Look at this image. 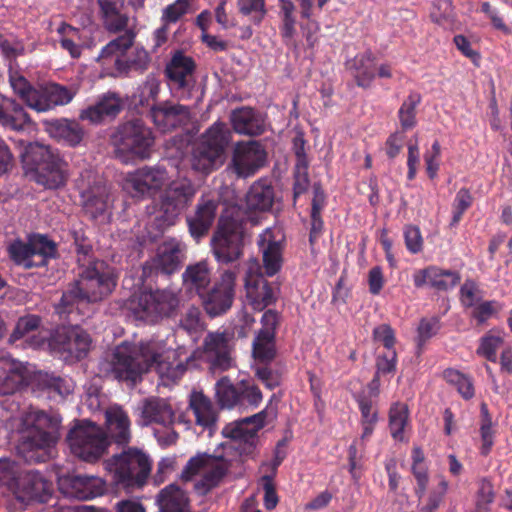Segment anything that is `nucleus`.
<instances>
[{"label": "nucleus", "mask_w": 512, "mask_h": 512, "mask_svg": "<svg viewBox=\"0 0 512 512\" xmlns=\"http://www.w3.org/2000/svg\"><path fill=\"white\" fill-rule=\"evenodd\" d=\"M262 399V393L256 385L244 381L239 383V409L257 408L262 402Z\"/></svg>", "instance_id": "obj_51"}, {"label": "nucleus", "mask_w": 512, "mask_h": 512, "mask_svg": "<svg viewBox=\"0 0 512 512\" xmlns=\"http://www.w3.org/2000/svg\"><path fill=\"white\" fill-rule=\"evenodd\" d=\"M51 134L69 146H76L82 141L84 131L77 121L60 119L51 124Z\"/></svg>", "instance_id": "obj_45"}, {"label": "nucleus", "mask_w": 512, "mask_h": 512, "mask_svg": "<svg viewBox=\"0 0 512 512\" xmlns=\"http://www.w3.org/2000/svg\"><path fill=\"white\" fill-rule=\"evenodd\" d=\"M444 378L448 383L454 385L465 399H470L474 396L473 384L469 377L457 370L448 369L444 371Z\"/></svg>", "instance_id": "obj_56"}, {"label": "nucleus", "mask_w": 512, "mask_h": 512, "mask_svg": "<svg viewBox=\"0 0 512 512\" xmlns=\"http://www.w3.org/2000/svg\"><path fill=\"white\" fill-rule=\"evenodd\" d=\"M430 15L435 23L445 28H451L454 23L452 2L450 0H435Z\"/></svg>", "instance_id": "obj_54"}, {"label": "nucleus", "mask_w": 512, "mask_h": 512, "mask_svg": "<svg viewBox=\"0 0 512 512\" xmlns=\"http://www.w3.org/2000/svg\"><path fill=\"white\" fill-rule=\"evenodd\" d=\"M51 491V483L35 470L22 471L12 489L16 499L22 504L30 501L46 502Z\"/></svg>", "instance_id": "obj_24"}, {"label": "nucleus", "mask_w": 512, "mask_h": 512, "mask_svg": "<svg viewBox=\"0 0 512 512\" xmlns=\"http://www.w3.org/2000/svg\"><path fill=\"white\" fill-rule=\"evenodd\" d=\"M196 63L184 52L175 51L166 65L165 74L172 95L180 100L193 97L196 90Z\"/></svg>", "instance_id": "obj_12"}, {"label": "nucleus", "mask_w": 512, "mask_h": 512, "mask_svg": "<svg viewBox=\"0 0 512 512\" xmlns=\"http://www.w3.org/2000/svg\"><path fill=\"white\" fill-rule=\"evenodd\" d=\"M244 280L246 299L254 310L262 311L276 303L280 293L279 286L266 280L257 259L252 258L247 262Z\"/></svg>", "instance_id": "obj_13"}, {"label": "nucleus", "mask_w": 512, "mask_h": 512, "mask_svg": "<svg viewBox=\"0 0 512 512\" xmlns=\"http://www.w3.org/2000/svg\"><path fill=\"white\" fill-rule=\"evenodd\" d=\"M230 468V461L222 455L199 453L192 457L182 471V478L190 480L194 475L202 478L194 484L199 494H205L218 486Z\"/></svg>", "instance_id": "obj_11"}, {"label": "nucleus", "mask_w": 512, "mask_h": 512, "mask_svg": "<svg viewBox=\"0 0 512 512\" xmlns=\"http://www.w3.org/2000/svg\"><path fill=\"white\" fill-rule=\"evenodd\" d=\"M267 410L264 409L252 416L227 424L222 434L225 438L233 440V448L239 451L241 456H253L257 442L258 431L265 426Z\"/></svg>", "instance_id": "obj_14"}, {"label": "nucleus", "mask_w": 512, "mask_h": 512, "mask_svg": "<svg viewBox=\"0 0 512 512\" xmlns=\"http://www.w3.org/2000/svg\"><path fill=\"white\" fill-rule=\"evenodd\" d=\"M108 434L118 445H127L131 440V422L127 412L119 405H111L105 411Z\"/></svg>", "instance_id": "obj_34"}, {"label": "nucleus", "mask_w": 512, "mask_h": 512, "mask_svg": "<svg viewBox=\"0 0 512 512\" xmlns=\"http://www.w3.org/2000/svg\"><path fill=\"white\" fill-rule=\"evenodd\" d=\"M107 468L116 484L125 488L141 487L150 474L151 461L143 451L129 448L114 455L107 462Z\"/></svg>", "instance_id": "obj_9"}, {"label": "nucleus", "mask_w": 512, "mask_h": 512, "mask_svg": "<svg viewBox=\"0 0 512 512\" xmlns=\"http://www.w3.org/2000/svg\"><path fill=\"white\" fill-rule=\"evenodd\" d=\"M123 103L120 96L113 92L102 95L94 105L88 106L80 113L82 120L98 124L112 119L122 110Z\"/></svg>", "instance_id": "obj_33"}, {"label": "nucleus", "mask_w": 512, "mask_h": 512, "mask_svg": "<svg viewBox=\"0 0 512 512\" xmlns=\"http://www.w3.org/2000/svg\"><path fill=\"white\" fill-rule=\"evenodd\" d=\"M66 440L71 453L86 462L97 461L109 444L103 429L88 420H82L71 428Z\"/></svg>", "instance_id": "obj_10"}, {"label": "nucleus", "mask_w": 512, "mask_h": 512, "mask_svg": "<svg viewBox=\"0 0 512 512\" xmlns=\"http://www.w3.org/2000/svg\"><path fill=\"white\" fill-rule=\"evenodd\" d=\"M115 286L116 277L113 268L104 261L94 260L81 271L75 285L63 293L57 312L71 313L74 305L100 301L108 296Z\"/></svg>", "instance_id": "obj_4"}, {"label": "nucleus", "mask_w": 512, "mask_h": 512, "mask_svg": "<svg viewBox=\"0 0 512 512\" xmlns=\"http://www.w3.org/2000/svg\"><path fill=\"white\" fill-rule=\"evenodd\" d=\"M22 162L36 172L37 183L48 189H57L66 183L67 163L48 146L29 143L21 155Z\"/></svg>", "instance_id": "obj_7"}, {"label": "nucleus", "mask_w": 512, "mask_h": 512, "mask_svg": "<svg viewBox=\"0 0 512 512\" xmlns=\"http://www.w3.org/2000/svg\"><path fill=\"white\" fill-rule=\"evenodd\" d=\"M421 102V95L418 92H410L402 103L398 117L404 129H411L416 125V107Z\"/></svg>", "instance_id": "obj_50"}, {"label": "nucleus", "mask_w": 512, "mask_h": 512, "mask_svg": "<svg viewBox=\"0 0 512 512\" xmlns=\"http://www.w3.org/2000/svg\"><path fill=\"white\" fill-rule=\"evenodd\" d=\"M58 485L65 496L79 500L93 499L105 491L104 481L95 476L69 474L59 477Z\"/></svg>", "instance_id": "obj_27"}, {"label": "nucleus", "mask_w": 512, "mask_h": 512, "mask_svg": "<svg viewBox=\"0 0 512 512\" xmlns=\"http://www.w3.org/2000/svg\"><path fill=\"white\" fill-rule=\"evenodd\" d=\"M50 333L42 325V318L36 314H26L16 321L15 327L9 336V343L16 344L22 341L21 345L33 349L45 345Z\"/></svg>", "instance_id": "obj_25"}, {"label": "nucleus", "mask_w": 512, "mask_h": 512, "mask_svg": "<svg viewBox=\"0 0 512 512\" xmlns=\"http://www.w3.org/2000/svg\"><path fill=\"white\" fill-rule=\"evenodd\" d=\"M284 235L280 228H267L258 239V246L262 253L265 275L272 277L277 274L283 263Z\"/></svg>", "instance_id": "obj_26"}, {"label": "nucleus", "mask_w": 512, "mask_h": 512, "mask_svg": "<svg viewBox=\"0 0 512 512\" xmlns=\"http://www.w3.org/2000/svg\"><path fill=\"white\" fill-rule=\"evenodd\" d=\"M273 202V187L264 179L256 181L246 195V206L251 211H269L272 208Z\"/></svg>", "instance_id": "obj_40"}, {"label": "nucleus", "mask_w": 512, "mask_h": 512, "mask_svg": "<svg viewBox=\"0 0 512 512\" xmlns=\"http://www.w3.org/2000/svg\"><path fill=\"white\" fill-rule=\"evenodd\" d=\"M166 340L152 338L138 344L123 342L118 345L105 371L119 381L136 384L143 374L155 368L161 376L177 378L185 371L182 362H176L177 351Z\"/></svg>", "instance_id": "obj_1"}, {"label": "nucleus", "mask_w": 512, "mask_h": 512, "mask_svg": "<svg viewBox=\"0 0 512 512\" xmlns=\"http://www.w3.org/2000/svg\"><path fill=\"white\" fill-rule=\"evenodd\" d=\"M24 386H30L37 396L56 395L64 398L74 390V382L69 377L57 376L53 373L38 371L28 381L23 365L0 351V395H10Z\"/></svg>", "instance_id": "obj_3"}, {"label": "nucleus", "mask_w": 512, "mask_h": 512, "mask_svg": "<svg viewBox=\"0 0 512 512\" xmlns=\"http://www.w3.org/2000/svg\"><path fill=\"white\" fill-rule=\"evenodd\" d=\"M29 123L30 117L19 103L0 94V125L14 131H20Z\"/></svg>", "instance_id": "obj_37"}, {"label": "nucleus", "mask_w": 512, "mask_h": 512, "mask_svg": "<svg viewBox=\"0 0 512 512\" xmlns=\"http://www.w3.org/2000/svg\"><path fill=\"white\" fill-rule=\"evenodd\" d=\"M141 426L159 425L168 427L175 422V412L168 400L159 397H149L141 401L138 407Z\"/></svg>", "instance_id": "obj_29"}, {"label": "nucleus", "mask_w": 512, "mask_h": 512, "mask_svg": "<svg viewBox=\"0 0 512 512\" xmlns=\"http://www.w3.org/2000/svg\"><path fill=\"white\" fill-rule=\"evenodd\" d=\"M218 209V201L203 195L197 205L194 214L187 216L189 231L194 238L205 235L213 225Z\"/></svg>", "instance_id": "obj_32"}, {"label": "nucleus", "mask_w": 512, "mask_h": 512, "mask_svg": "<svg viewBox=\"0 0 512 512\" xmlns=\"http://www.w3.org/2000/svg\"><path fill=\"white\" fill-rule=\"evenodd\" d=\"M77 90L75 88H68L57 83H48L37 88V92H32L30 101L32 102L31 109L37 112H46L54 109L57 106H64L69 104Z\"/></svg>", "instance_id": "obj_28"}, {"label": "nucleus", "mask_w": 512, "mask_h": 512, "mask_svg": "<svg viewBox=\"0 0 512 512\" xmlns=\"http://www.w3.org/2000/svg\"><path fill=\"white\" fill-rule=\"evenodd\" d=\"M232 140V132L226 123L214 122L200 137L199 142L223 157Z\"/></svg>", "instance_id": "obj_43"}, {"label": "nucleus", "mask_w": 512, "mask_h": 512, "mask_svg": "<svg viewBox=\"0 0 512 512\" xmlns=\"http://www.w3.org/2000/svg\"><path fill=\"white\" fill-rule=\"evenodd\" d=\"M237 275L238 271L236 269L223 271L213 288L207 289L200 296L204 308L209 315L218 316L225 313L231 307Z\"/></svg>", "instance_id": "obj_18"}, {"label": "nucleus", "mask_w": 512, "mask_h": 512, "mask_svg": "<svg viewBox=\"0 0 512 512\" xmlns=\"http://www.w3.org/2000/svg\"><path fill=\"white\" fill-rule=\"evenodd\" d=\"M472 196L468 189H460L453 202V217L451 225H456L462 218L464 212L471 206Z\"/></svg>", "instance_id": "obj_63"}, {"label": "nucleus", "mask_w": 512, "mask_h": 512, "mask_svg": "<svg viewBox=\"0 0 512 512\" xmlns=\"http://www.w3.org/2000/svg\"><path fill=\"white\" fill-rule=\"evenodd\" d=\"M184 246L176 239H169L158 246L154 257L143 265V275L149 277L153 274L170 275L177 271L183 260Z\"/></svg>", "instance_id": "obj_19"}, {"label": "nucleus", "mask_w": 512, "mask_h": 512, "mask_svg": "<svg viewBox=\"0 0 512 512\" xmlns=\"http://www.w3.org/2000/svg\"><path fill=\"white\" fill-rule=\"evenodd\" d=\"M347 67L351 71L358 86L363 88L370 87L376 76V64L371 52H364L356 55L347 62Z\"/></svg>", "instance_id": "obj_39"}, {"label": "nucleus", "mask_w": 512, "mask_h": 512, "mask_svg": "<svg viewBox=\"0 0 512 512\" xmlns=\"http://www.w3.org/2000/svg\"><path fill=\"white\" fill-rule=\"evenodd\" d=\"M119 154H131L140 158L149 156L154 138L150 128L139 120H131L121 125L113 137Z\"/></svg>", "instance_id": "obj_15"}, {"label": "nucleus", "mask_w": 512, "mask_h": 512, "mask_svg": "<svg viewBox=\"0 0 512 512\" xmlns=\"http://www.w3.org/2000/svg\"><path fill=\"white\" fill-rule=\"evenodd\" d=\"M135 33L132 29L124 30V33L105 45L97 58L101 65L107 69L113 77L128 72V64L123 60L126 51L133 45Z\"/></svg>", "instance_id": "obj_22"}, {"label": "nucleus", "mask_w": 512, "mask_h": 512, "mask_svg": "<svg viewBox=\"0 0 512 512\" xmlns=\"http://www.w3.org/2000/svg\"><path fill=\"white\" fill-rule=\"evenodd\" d=\"M232 336L228 332H210L204 339V357L213 372L233 367Z\"/></svg>", "instance_id": "obj_23"}, {"label": "nucleus", "mask_w": 512, "mask_h": 512, "mask_svg": "<svg viewBox=\"0 0 512 512\" xmlns=\"http://www.w3.org/2000/svg\"><path fill=\"white\" fill-rule=\"evenodd\" d=\"M33 255L41 257L37 262L39 265H44L47 258H52L56 254V245L48 237L44 235H34L29 238Z\"/></svg>", "instance_id": "obj_53"}, {"label": "nucleus", "mask_w": 512, "mask_h": 512, "mask_svg": "<svg viewBox=\"0 0 512 512\" xmlns=\"http://www.w3.org/2000/svg\"><path fill=\"white\" fill-rule=\"evenodd\" d=\"M157 502L161 512H189V501L186 492L175 484L163 488Z\"/></svg>", "instance_id": "obj_42"}, {"label": "nucleus", "mask_w": 512, "mask_h": 512, "mask_svg": "<svg viewBox=\"0 0 512 512\" xmlns=\"http://www.w3.org/2000/svg\"><path fill=\"white\" fill-rule=\"evenodd\" d=\"M244 228L238 208H227L220 216L211 239L212 252L218 263L229 264L243 255Z\"/></svg>", "instance_id": "obj_6"}, {"label": "nucleus", "mask_w": 512, "mask_h": 512, "mask_svg": "<svg viewBox=\"0 0 512 512\" xmlns=\"http://www.w3.org/2000/svg\"><path fill=\"white\" fill-rule=\"evenodd\" d=\"M266 160V152L262 145L255 140L236 143L231 161V167L238 177L254 175Z\"/></svg>", "instance_id": "obj_21"}, {"label": "nucleus", "mask_w": 512, "mask_h": 512, "mask_svg": "<svg viewBox=\"0 0 512 512\" xmlns=\"http://www.w3.org/2000/svg\"><path fill=\"white\" fill-rule=\"evenodd\" d=\"M361 413V423L378 422V412L373 407V400L370 395L362 391L355 395Z\"/></svg>", "instance_id": "obj_61"}, {"label": "nucleus", "mask_w": 512, "mask_h": 512, "mask_svg": "<svg viewBox=\"0 0 512 512\" xmlns=\"http://www.w3.org/2000/svg\"><path fill=\"white\" fill-rule=\"evenodd\" d=\"M239 12L249 16L251 21L260 25L267 14L265 0H237Z\"/></svg>", "instance_id": "obj_52"}, {"label": "nucleus", "mask_w": 512, "mask_h": 512, "mask_svg": "<svg viewBox=\"0 0 512 512\" xmlns=\"http://www.w3.org/2000/svg\"><path fill=\"white\" fill-rule=\"evenodd\" d=\"M436 480L437 485L430 491L427 504L422 508V512H434L440 506L448 491L449 483L444 476L438 475Z\"/></svg>", "instance_id": "obj_58"}, {"label": "nucleus", "mask_w": 512, "mask_h": 512, "mask_svg": "<svg viewBox=\"0 0 512 512\" xmlns=\"http://www.w3.org/2000/svg\"><path fill=\"white\" fill-rule=\"evenodd\" d=\"M183 287L189 293L199 297L208 289L211 282V271L207 261H199L188 265L182 274Z\"/></svg>", "instance_id": "obj_38"}, {"label": "nucleus", "mask_w": 512, "mask_h": 512, "mask_svg": "<svg viewBox=\"0 0 512 512\" xmlns=\"http://www.w3.org/2000/svg\"><path fill=\"white\" fill-rule=\"evenodd\" d=\"M178 305L179 298L171 289L144 290L128 301L134 317L146 323H156L170 316Z\"/></svg>", "instance_id": "obj_8"}, {"label": "nucleus", "mask_w": 512, "mask_h": 512, "mask_svg": "<svg viewBox=\"0 0 512 512\" xmlns=\"http://www.w3.org/2000/svg\"><path fill=\"white\" fill-rule=\"evenodd\" d=\"M230 121L238 134L257 136L264 132L263 117L250 107H241L231 112Z\"/></svg>", "instance_id": "obj_36"}, {"label": "nucleus", "mask_w": 512, "mask_h": 512, "mask_svg": "<svg viewBox=\"0 0 512 512\" xmlns=\"http://www.w3.org/2000/svg\"><path fill=\"white\" fill-rule=\"evenodd\" d=\"M7 252L11 260L25 268H32L38 266V263L34 261L33 250L30 241L24 242L22 240L12 241L8 247Z\"/></svg>", "instance_id": "obj_48"}, {"label": "nucleus", "mask_w": 512, "mask_h": 512, "mask_svg": "<svg viewBox=\"0 0 512 512\" xmlns=\"http://www.w3.org/2000/svg\"><path fill=\"white\" fill-rule=\"evenodd\" d=\"M190 5L181 1L175 0L172 4L163 9L161 22L165 25L174 24L179 21L185 14L188 13Z\"/></svg>", "instance_id": "obj_62"}, {"label": "nucleus", "mask_w": 512, "mask_h": 512, "mask_svg": "<svg viewBox=\"0 0 512 512\" xmlns=\"http://www.w3.org/2000/svg\"><path fill=\"white\" fill-rule=\"evenodd\" d=\"M9 82L13 91L31 108L32 102L29 98L32 92H37V88L32 87L21 73L12 69L9 70Z\"/></svg>", "instance_id": "obj_55"}, {"label": "nucleus", "mask_w": 512, "mask_h": 512, "mask_svg": "<svg viewBox=\"0 0 512 512\" xmlns=\"http://www.w3.org/2000/svg\"><path fill=\"white\" fill-rule=\"evenodd\" d=\"M215 395L222 408L232 409L239 404V384L234 386L228 377H222L215 385Z\"/></svg>", "instance_id": "obj_47"}, {"label": "nucleus", "mask_w": 512, "mask_h": 512, "mask_svg": "<svg viewBox=\"0 0 512 512\" xmlns=\"http://www.w3.org/2000/svg\"><path fill=\"white\" fill-rule=\"evenodd\" d=\"M409 424L408 406L401 402L393 403L389 410V430L393 439L404 441Z\"/></svg>", "instance_id": "obj_46"}, {"label": "nucleus", "mask_w": 512, "mask_h": 512, "mask_svg": "<svg viewBox=\"0 0 512 512\" xmlns=\"http://www.w3.org/2000/svg\"><path fill=\"white\" fill-rule=\"evenodd\" d=\"M153 123L163 132L177 126L186 125L190 121L188 107L169 101L153 105L150 110Z\"/></svg>", "instance_id": "obj_30"}, {"label": "nucleus", "mask_w": 512, "mask_h": 512, "mask_svg": "<svg viewBox=\"0 0 512 512\" xmlns=\"http://www.w3.org/2000/svg\"><path fill=\"white\" fill-rule=\"evenodd\" d=\"M482 295L478 285L472 280H466L460 288V301L465 307H474Z\"/></svg>", "instance_id": "obj_64"}, {"label": "nucleus", "mask_w": 512, "mask_h": 512, "mask_svg": "<svg viewBox=\"0 0 512 512\" xmlns=\"http://www.w3.org/2000/svg\"><path fill=\"white\" fill-rule=\"evenodd\" d=\"M103 15L104 24L111 32L128 29L129 17L123 12L124 0H97Z\"/></svg>", "instance_id": "obj_41"}, {"label": "nucleus", "mask_w": 512, "mask_h": 512, "mask_svg": "<svg viewBox=\"0 0 512 512\" xmlns=\"http://www.w3.org/2000/svg\"><path fill=\"white\" fill-rule=\"evenodd\" d=\"M48 345L65 361L81 360L90 350L91 338L87 332L77 326H62L50 335Z\"/></svg>", "instance_id": "obj_16"}, {"label": "nucleus", "mask_w": 512, "mask_h": 512, "mask_svg": "<svg viewBox=\"0 0 512 512\" xmlns=\"http://www.w3.org/2000/svg\"><path fill=\"white\" fill-rule=\"evenodd\" d=\"M196 188L188 181L172 182L162 194L160 202L147 207V226L152 238L174 225L182 211L192 202Z\"/></svg>", "instance_id": "obj_5"}, {"label": "nucleus", "mask_w": 512, "mask_h": 512, "mask_svg": "<svg viewBox=\"0 0 512 512\" xmlns=\"http://www.w3.org/2000/svg\"><path fill=\"white\" fill-rule=\"evenodd\" d=\"M189 408L193 412L196 424L211 434L218 421L217 408L212 401L202 392L194 391L190 394Z\"/></svg>", "instance_id": "obj_35"}, {"label": "nucleus", "mask_w": 512, "mask_h": 512, "mask_svg": "<svg viewBox=\"0 0 512 512\" xmlns=\"http://www.w3.org/2000/svg\"><path fill=\"white\" fill-rule=\"evenodd\" d=\"M21 472L19 465L14 461L9 459L0 460V483L6 485L11 491Z\"/></svg>", "instance_id": "obj_60"}, {"label": "nucleus", "mask_w": 512, "mask_h": 512, "mask_svg": "<svg viewBox=\"0 0 512 512\" xmlns=\"http://www.w3.org/2000/svg\"><path fill=\"white\" fill-rule=\"evenodd\" d=\"M1 406L6 411L2 414L6 428L18 435V454L28 462H45L52 457L61 419L34 407L20 410L10 399L3 400Z\"/></svg>", "instance_id": "obj_2"}, {"label": "nucleus", "mask_w": 512, "mask_h": 512, "mask_svg": "<svg viewBox=\"0 0 512 512\" xmlns=\"http://www.w3.org/2000/svg\"><path fill=\"white\" fill-rule=\"evenodd\" d=\"M279 318V313L273 309H268L261 317L262 328L252 343V354L258 363L268 364L276 355L275 335Z\"/></svg>", "instance_id": "obj_20"}, {"label": "nucleus", "mask_w": 512, "mask_h": 512, "mask_svg": "<svg viewBox=\"0 0 512 512\" xmlns=\"http://www.w3.org/2000/svg\"><path fill=\"white\" fill-rule=\"evenodd\" d=\"M413 282L417 288L429 285L435 290L447 291L454 288L460 282V275L456 271L429 266L425 269L417 270L413 274Z\"/></svg>", "instance_id": "obj_31"}, {"label": "nucleus", "mask_w": 512, "mask_h": 512, "mask_svg": "<svg viewBox=\"0 0 512 512\" xmlns=\"http://www.w3.org/2000/svg\"><path fill=\"white\" fill-rule=\"evenodd\" d=\"M160 82L154 75H148L146 80L138 87L134 98L140 105L148 104L155 100L159 94Z\"/></svg>", "instance_id": "obj_57"}, {"label": "nucleus", "mask_w": 512, "mask_h": 512, "mask_svg": "<svg viewBox=\"0 0 512 512\" xmlns=\"http://www.w3.org/2000/svg\"><path fill=\"white\" fill-rule=\"evenodd\" d=\"M168 180L166 169L160 166H145L127 173L123 189L133 198H146L161 190Z\"/></svg>", "instance_id": "obj_17"}, {"label": "nucleus", "mask_w": 512, "mask_h": 512, "mask_svg": "<svg viewBox=\"0 0 512 512\" xmlns=\"http://www.w3.org/2000/svg\"><path fill=\"white\" fill-rule=\"evenodd\" d=\"M59 43L64 50H67L73 58H78L81 55V46L77 43L80 40V31L62 23L58 28Z\"/></svg>", "instance_id": "obj_49"}, {"label": "nucleus", "mask_w": 512, "mask_h": 512, "mask_svg": "<svg viewBox=\"0 0 512 512\" xmlns=\"http://www.w3.org/2000/svg\"><path fill=\"white\" fill-rule=\"evenodd\" d=\"M223 163V157L198 141L191 156V166L195 171L208 174Z\"/></svg>", "instance_id": "obj_44"}, {"label": "nucleus", "mask_w": 512, "mask_h": 512, "mask_svg": "<svg viewBox=\"0 0 512 512\" xmlns=\"http://www.w3.org/2000/svg\"><path fill=\"white\" fill-rule=\"evenodd\" d=\"M82 196L85 199V209L92 217L96 218L107 209V195L104 189L99 191L98 194L93 191H86L83 192Z\"/></svg>", "instance_id": "obj_59"}]
</instances>
